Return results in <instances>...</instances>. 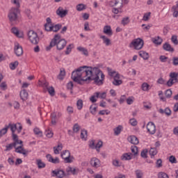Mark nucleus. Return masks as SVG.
Segmentation results:
<instances>
[{
  "mask_svg": "<svg viewBox=\"0 0 178 178\" xmlns=\"http://www.w3.org/2000/svg\"><path fill=\"white\" fill-rule=\"evenodd\" d=\"M71 77L74 83L80 86H83L84 81H94L96 86H102L105 80V74L99 68L86 65L73 71Z\"/></svg>",
  "mask_w": 178,
  "mask_h": 178,
  "instance_id": "1",
  "label": "nucleus"
},
{
  "mask_svg": "<svg viewBox=\"0 0 178 178\" xmlns=\"http://www.w3.org/2000/svg\"><path fill=\"white\" fill-rule=\"evenodd\" d=\"M15 146V152L17 154H22L25 156H27V154H29V151L26 150L24 147H23V141L17 139L15 140L13 143Z\"/></svg>",
  "mask_w": 178,
  "mask_h": 178,
  "instance_id": "2",
  "label": "nucleus"
},
{
  "mask_svg": "<svg viewBox=\"0 0 178 178\" xmlns=\"http://www.w3.org/2000/svg\"><path fill=\"white\" fill-rule=\"evenodd\" d=\"M19 13H20L19 8H12L8 15L10 22H16L19 19Z\"/></svg>",
  "mask_w": 178,
  "mask_h": 178,
  "instance_id": "3",
  "label": "nucleus"
},
{
  "mask_svg": "<svg viewBox=\"0 0 178 178\" xmlns=\"http://www.w3.org/2000/svg\"><path fill=\"white\" fill-rule=\"evenodd\" d=\"M143 47H144V40L140 38L134 39L129 44V48H134L137 51L141 49Z\"/></svg>",
  "mask_w": 178,
  "mask_h": 178,
  "instance_id": "4",
  "label": "nucleus"
},
{
  "mask_svg": "<svg viewBox=\"0 0 178 178\" xmlns=\"http://www.w3.org/2000/svg\"><path fill=\"white\" fill-rule=\"evenodd\" d=\"M28 38L30 42L34 45H37V44L40 42V38L38 37V34H37V33L33 30H31L28 32Z\"/></svg>",
  "mask_w": 178,
  "mask_h": 178,
  "instance_id": "5",
  "label": "nucleus"
},
{
  "mask_svg": "<svg viewBox=\"0 0 178 178\" xmlns=\"http://www.w3.org/2000/svg\"><path fill=\"white\" fill-rule=\"evenodd\" d=\"M61 158L64 159L65 163H72V162H73V159H74V158L71 156L69 150L63 151L61 153Z\"/></svg>",
  "mask_w": 178,
  "mask_h": 178,
  "instance_id": "6",
  "label": "nucleus"
},
{
  "mask_svg": "<svg viewBox=\"0 0 178 178\" xmlns=\"http://www.w3.org/2000/svg\"><path fill=\"white\" fill-rule=\"evenodd\" d=\"M66 44H67L66 40L60 39V35H59L58 40L56 41V43L57 49L58 51H62V49H63V48L66 47Z\"/></svg>",
  "mask_w": 178,
  "mask_h": 178,
  "instance_id": "7",
  "label": "nucleus"
},
{
  "mask_svg": "<svg viewBox=\"0 0 178 178\" xmlns=\"http://www.w3.org/2000/svg\"><path fill=\"white\" fill-rule=\"evenodd\" d=\"M52 177L56 178H64L65 177V171L60 169H56L51 171Z\"/></svg>",
  "mask_w": 178,
  "mask_h": 178,
  "instance_id": "8",
  "label": "nucleus"
},
{
  "mask_svg": "<svg viewBox=\"0 0 178 178\" xmlns=\"http://www.w3.org/2000/svg\"><path fill=\"white\" fill-rule=\"evenodd\" d=\"M14 51L17 56L23 55V47L18 42L15 43Z\"/></svg>",
  "mask_w": 178,
  "mask_h": 178,
  "instance_id": "9",
  "label": "nucleus"
},
{
  "mask_svg": "<svg viewBox=\"0 0 178 178\" xmlns=\"http://www.w3.org/2000/svg\"><path fill=\"white\" fill-rule=\"evenodd\" d=\"M59 40V35H55L54 39L51 40L49 46L46 47V51H51L56 45V41Z\"/></svg>",
  "mask_w": 178,
  "mask_h": 178,
  "instance_id": "10",
  "label": "nucleus"
},
{
  "mask_svg": "<svg viewBox=\"0 0 178 178\" xmlns=\"http://www.w3.org/2000/svg\"><path fill=\"white\" fill-rule=\"evenodd\" d=\"M147 130L149 134H155V131H156L155 124L152 122H148L147 124Z\"/></svg>",
  "mask_w": 178,
  "mask_h": 178,
  "instance_id": "11",
  "label": "nucleus"
},
{
  "mask_svg": "<svg viewBox=\"0 0 178 178\" xmlns=\"http://www.w3.org/2000/svg\"><path fill=\"white\" fill-rule=\"evenodd\" d=\"M103 33L108 37H112L113 35V31H112V27L111 25H106L103 28Z\"/></svg>",
  "mask_w": 178,
  "mask_h": 178,
  "instance_id": "12",
  "label": "nucleus"
},
{
  "mask_svg": "<svg viewBox=\"0 0 178 178\" xmlns=\"http://www.w3.org/2000/svg\"><path fill=\"white\" fill-rule=\"evenodd\" d=\"M90 163L92 168H99L101 166V161L97 157H92L90 159Z\"/></svg>",
  "mask_w": 178,
  "mask_h": 178,
  "instance_id": "13",
  "label": "nucleus"
},
{
  "mask_svg": "<svg viewBox=\"0 0 178 178\" xmlns=\"http://www.w3.org/2000/svg\"><path fill=\"white\" fill-rule=\"evenodd\" d=\"M120 79V74L119 73H117L114 77H113V81L112 82V83L113 84V86H120L121 84H122L123 81L119 79Z\"/></svg>",
  "mask_w": 178,
  "mask_h": 178,
  "instance_id": "14",
  "label": "nucleus"
},
{
  "mask_svg": "<svg viewBox=\"0 0 178 178\" xmlns=\"http://www.w3.org/2000/svg\"><path fill=\"white\" fill-rule=\"evenodd\" d=\"M80 170L77 168H72V167H67L66 169L67 173H71V175H73V176H77L79 175V172Z\"/></svg>",
  "mask_w": 178,
  "mask_h": 178,
  "instance_id": "15",
  "label": "nucleus"
},
{
  "mask_svg": "<svg viewBox=\"0 0 178 178\" xmlns=\"http://www.w3.org/2000/svg\"><path fill=\"white\" fill-rule=\"evenodd\" d=\"M46 158L49 162H51V163L57 164L60 163V160H59L58 157H56L55 159H54V157H52V155L49 154L46 156Z\"/></svg>",
  "mask_w": 178,
  "mask_h": 178,
  "instance_id": "16",
  "label": "nucleus"
},
{
  "mask_svg": "<svg viewBox=\"0 0 178 178\" xmlns=\"http://www.w3.org/2000/svg\"><path fill=\"white\" fill-rule=\"evenodd\" d=\"M56 15L60 17H65L67 15V10H63V8L59 7L56 10Z\"/></svg>",
  "mask_w": 178,
  "mask_h": 178,
  "instance_id": "17",
  "label": "nucleus"
},
{
  "mask_svg": "<svg viewBox=\"0 0 178 178\" xmlns=\"http://www.w3.org/2000/svg\"><path fill=\"white\" fill-rule=\"evenodd\" d=\"M163 49L167 52H175V49L172 47V45L168 42H165L163 44Z\"/></svg>",
  "mask_w": 178,
  "mask_h": 178,
  "instance_id": "18",
  "label": "nucleus"
},
{
  "mask_svg": "<svg viewBox=\"0 0 178 178\" xmlns=\"http://www.w3.org/2000/svg\"><path fill=\"white\" fill-rule=\"evenodd\" d=\"M128 141L131 143V144H134V145H137L140 143L138 138L136 136H131L128 137Z\"/></svg>",
  "mask_w": 178,
  "mask_h": 178,
  "instance_id": "19",
  "label": "nucleus"
},
{
  "mask_svg": "<svg viewBox=\"0 0 178 178\" xmlns=\"http://www.w3.org/2000/svg\"><path fill=\"white\" fill-rule=\"evenodd\" d=\"M133 159V154L132 153H124L121 156L122 161H130Z\"/></svg>",
  "mask_w": 178,
  "mask_h": 178,
  "instance_id": "20",
  "label": "nucleus"
},
{
  "mask_svg": "<svg viewBox=\"0 0 178 178\" xmlns=\"http://www.w3.org/2000/svg\"><path fill=\"white\" fill-rule=\"evenodd\" d=\"M19 95L22 101H26L27 98H29V93L27 92V90H26L25 89L21 90Z\"/></svg>",
  "mask_w": 178,
  "mask_h": 178,
  "instance_id": "21",
  "label": "nucleus"
},
{
  "mask_svg": "<svg viewBox=\"0 0 178 178\" xmlns=\"http://www.w3.org/2000/svg\"><path fill=\"white\" fill-rule=\"evenodd\" d=\"M138 54L139 56H140V58H143L144 60H148V59H149V54L147 52L144 51H140Z\"/></svg>",
  "mask_w": 178,
  "mask_h": 178,
  "instance_id": "22",
  "label": "nucleus"
},
{
  "mask_svg": "<svg viewBox=\"0 0 178 178\" xmlns=\"http://www.w3.org/2000/svg\"><path fill=\"white\" fill-rule=\"evenodd\" d=\"M76 49L77 51H79V52H81L82 55H84L85 56H88V50L86 49V47H78Z\"/></svg>",
  "mask_w": 178,
  "mask_h": 178,
  "instance_id": "23",
  "label": "nucleus"
},
{
  "mask_svg": "<svg viewBox=\"0 0 178 178\" xmlns=\"http://www.w3.org/2000/svg\"><path fill=\"white\" fill-rule=\"evenodd\" d=\"M62 29V24H52L51 26V31L54 33H58Z\"/></svg>",
  "mask_w": 178,
  "mask_h": 178,
  "instance_id": "24",
  "label": "nucleus"
},
{
  "mask_svg": "<svg viewBox=\"0 0 178 178\" xmlns=\"http://www.w3.org/2000/svg\"><path fill=\"white\" fill-rule=\"evenodd\" d=\"M8 127V130H9V129H10V131L12 132V134H15V131H16L17 129V124H12V123H9L7 125Z\"/></svg>",
  "mask_w": 178,
  "mask_h": 178,
  "instance_id": "25",
  "label": "nucleus"
},
{
  "mask_svg": "<svg viewBox=\"0 0 178 178\" xmlns=\"http://www.w3.org/2000/svg\"><path fill=\"white\" fill-rule=\"evenodd\" d=\"M100 38L103 40V43L105 44L106 47L111 45V39L108 38L106 35L100 36Z\"/></svg>",
  "mask_w": 178,
  "mask_h": 178,
  "instance_id": "26",
  "label": "nucleus"
},
{
  "mask_svg": "<svg viewBox=\"0 0 178 178\" xmlns=\"http://www.w3.org/2000/svg\"><path fill=\"white\" fill-rule=\"evenodd\" d=\"M152 41L156 45H161V44H162V42L163 41V40H162V38L161 37L157 36V37H156L154 38H152Z\"/></svg>",
  "mask_w": 178,
  "mask_h": 178,
  "instance_id": "27",
  "label": "nucleus"
},
{
  "mask_svg": "<svg viewBox=\"0 0 178 178\" xmlns=\"http://www.w3.org/2000/svg\"><path fill=\"white\" fill-rule=\"evenodd\" d=\"M61 116H62V113L59 112H53L51 114V119L54 120H58V119H59V118H60Z\"/></svg>",
  "mask_w": 178,
  "mask_h": 178,
  "instance_id": "28",
  "label": "nucleus"
},
{
  "mask_svg": "<svg viewBox=\"0 0 178 178\" xmlns=\"http://www.w3.org/2000/svg\"><path fill=\"white\" fill-rule=\"evenodd\" d=\"M63 148V146L62 145V143H59L57 147H54V154L56 155L59 154V152L62 151Z\"/></svg>",
  "mask_w": 178,
  "mask_h": 178,
  "instance_id": "29",
  "label": "nucleus"
},
{
  "mask_svg": "<svg viewBox=\"0 0 178 178\" xmlns=\"http://www.w3.org/2000/svg\"><path fill=\"white\" fill-rule=\"evenodd\" d=\"M122 129L123 127L122 125H118L117 127L113 129L115 136H119L122 133Z\"/></svg>",
  "mask_w": 178,
  "mask_h": 178,
  "instance_id": "30",
  "label": "nucleus"
},
{
  "mask_svg": "<svg viewBox=\"0 0 178 178\" xmlns=\"http://www.w3.org/2000/svg\"><path fill=\"white\" fill-rule=\"evenodd\" d=\"M99 97V92H96L90 98V101L93 104L97 101V98Z\"/></svg>",
  "mask_w": 178,
  "mask_h": 178,
  "instance_id": "31",
  "label": "nucleus"
},
{
  "mask_svg": "<svg viewBox=\"0 0 178 178\" xmlns=\"http://www.w3.org/2000/svg\"><path fill=\"white\" fill-rule=\"evenodd\" d=\"M172 12H173V17H178V5L176 4L172 8Z\"/></svg>",
  "mask_w": 178,
  "mask_h": 178,
  "instance_id": "32",
  "label": "nucleus"
},
{
  "mask_svg": "<svg viewBox=\"0 0 178 178\" xmlns=\"http://www.w3.org/2000/svg\"><path fill=\"white\" fill-rule=\"evenodd\" d=\"M131 151L133 156H137L138 155V147L137 146L131 147Z\"/></svg>",
  "mask_w": 178,
  "mask_h": 178,
  "instance_id": "33",
  "label": "nucleus"
},
{
  "mask_svg": "<svg viewBox=\"0 0 178 178\" xmlns=\"http://www.w3.org/2000/svg\"><path fill=\"white\" fill-rule=\"evenodd\" d=\"M149 155L151 156V158H154L156 154H158V150L156 149V147H151L149 150Z\"/></svg>",
  "mask_w": 178,
  "mask_h": 178,
  "instance_id": "34",
  "label": "nucleus"
},
{
  "mask_svg": "<svg viewBox=\"0 0 178 178\" xmlns=\"http://www.w3.org/2000/svg\"><path fill=\"white\" fill-rule=\"evenodd\" d=\"M36 165H38V169H42L45 168V164L41 159L36 160Z\"/></svg>",
  "mask_w": 178,
  "mask_h": 178,
  "instance_id": "35",
  "label": "nucleus"
},
{
  "mask_svg": "<svg viewBox=\"0 0 178 178\" xmlns=\"http://www.w3.org/2000/svg\"><path fill=\"white\" fill-rule=\"evenodd\" d=\"M87 134H88L87 130L86 129L81 130V140H84L85 141L87 140V137H88Z\"/></svg>",
  "mask_w": 178,
  "mask_h": 178,
  "instance_id": "36",
  "label": "nucleus"
},
{
  "mask_svg": "<svg viewBox=\"0 0 178 178\" xmlns=\"http://www.w3.org/2000/svg\"><path fill=\"white\" fill-rule=\"evenodd\" d=\"M85 9H86V5H84L83 3H79L76 5V10L78 12H81L82 10H85Z\"/></svg>",
  "mask_w": 178,
  "mask_h": 178,
  "instance_id": "37",
  "label": "nucleus"
},
{
  "mask_svg": "<svg viewBox=\"0 0 178 178\" xmlns=\"http://www.w3.org/2000/svg\"><path fill=\"white\" fill-rule=\"evenodd\" d=\"M19 66V61H15L13 63H10V69L11 70H15Z\"/></svg>",
  "mask_w": 178,
  "mask_h": 178,
  "instance_id": "38",
  "label": "nucleus"
},
{
  "mask_svg": "<svg viewBox=\"0 0 178 178\" xmlns=\"http://www.w3.org/2000/svg\"><path fill=\"white\" fill-rule=\"evenodd\" d=\"M6 133H8V127L5 125V127L0 130V137H3Z\"/></svg>",
  "mask_w": 178,
  "mask_h": 178,
  "instance_id": "39",
  "label": "nucleus"
},
{
  "mask_svg": "<svg viewBox=\"0 0 178 178\" xmlns=\"http://www.w3.org/2000/svg\"><path fill=\"white\" fill-rule=\"evenodd\" d=\"M83 101L81 99H79L77 102H76V107H77V109L78 111H81V109H83Z\"/></svg>",
  "mask_w": 178,
  "mask_h": 178,
  "instance_id": "40",
  "label": "nucleus"
},
{
  "mask_svg": "<svg viewBox=\"0 0 178 178\" xmlns=\"http://www.w3.org/2000/svg\"><path fill=\"white\" fill-rule=\"evenodd\" d=\"M44 134L48 138H52L54 137V132L49 129L46 130Z\"/></svg>",
  "mask_w": 178,
  "mask_h": 178,
  "instance_id": "41",
  "label": "nucleus"
},
{
  "mask_svg": "<svg viewBox=\"0 0 178 178\" xmlns=\"http://www.w3.org/2000/svg\"><path fill=\"white\" fill-rule=\"evenodd\" d=\"M177 73L176 72H171L170 74V79H172V80H174L175 82H177L178 81V79H177Z\"/></svg>",
  "mask_w": 178,
  "mask_h": 178,
  "instance_id": "42",
  "label": "nucleus"
},
{
  "mask_svg": "<svg viewBox=\"0 0 178 178\" xmlns=\"http://www.w3.org/2000/svg\"><path fill=\"white\" fill-rule=\"evenodd\" d=\"M33 133H35V134L36 136H39L40 137H42V131H41L40 130V129L38 128V127L34 128Z\"/></svg>",
  "mask_w": 178,
  "mask_h": 178,
  "instance_id": "43",
  "label": "nucleus"
},
{
  "mask_svg": "<svg viewBox=\"0 0 178 178\" xmlns=\"http://www.w3.org/2000/svg\"><path fill=\"white\" fill-rule=\"evenodd\" d=\"M13 148H16V147L15 146V144L12 143L6 146L5 151H11V149H13Z\"/></svg>",
  "mask_w": 178,
  "mask_h": 178,
  "instance_id": "44",
  "label": "nucleus"
},
{
  "mask_svg": "<svg viewBox=\"0 0 178 178\" xmlns=\"http://www.w3.org/2000/svg\"><path fill=\"white\" fill-rule=\"evenodd\" d=\"M136 178H143L144 173L141 170H136L135 171Z\"/></svg>",
  "mask_w": 178,
  "mask_h": 178,
  "instance_id": "45",
  "label": "nucleus"
},
{
  "mask_svg": "<svg viewBox=\"0 0 178 178\" xmlns=\"http://www.w3.org/2000/svg\"><path fill=\"white\" fill-rule=\"evenodd\" d=\"M65 74H66V72H65V70H60V74L58 76V80H63Z\"/></svg>",
  "mask_w": 178,
  "mask_h": 178,
  "instance_id": "46",
  "label": "nucleus"
},
{
  "mask_svg": "<svg viewBox=\"0 0 178 178\" xmlns=\"http://www.w3.org/2000/svg\"><path fill=\"white\" fill-rule=\"evenodd\" d=\"M121 23L123 26H127V24H129V23H130V19L129 17H124Z\"/></svg>",
  "mask_w": 178,
  "mask_h": 178,
  "instance_id": "47",
  "label": "nucleus"
},
{
  "mask_svg": "<svg viewBox=\"0 0 178 178\" xmlns=\"http://www.w3.org/2000/svg\"><path fill=\"white\" fill-rule=\"evenodd\" d=\"M141 87L143 91H148L149 90V85L147 83H143Z\"/></svg>",
  "mask_w": 178,
  "mask_h": 178,
  "instance_id": "48",
  "label": "nucleus"
},
{
  "mask_svg": "<svg viewBox=\"0 0 178 178\" xmlns=\"http://www.w3.org/2000/svg\"><path fill=\"white\" fill-rule=\"evenodd\" d=\"M72 48H73V44H69L66 48L65 55H69L70 52H72Z\"/></svg>",
  "mask_w": 178,
  "mask_h": 178,
  "instance_id": "49",
  "label": "nucleus"
},
{
  "mask_svg": "<svg viewBox=\"0 0 178 178\" xmlns=\"http://www.w3.org/2000/svg\"><path fill=\"white\" fill-rule=\"evenodd\" d=\"M107 71L108 73V76H110L111 77H115V74H116V72L112 70V69L108 67L107 68Z\"/></svg>",
  "mask_w": 178,
  "mask_h": 178,
  "instance_id": "50",
  "label": "nucleus"
},
{
  "mask_svg": "<svg viewBox=\"0 0 178 178\" xmlns=\"http://www.w3.org/2000/svg\"><path fill=\"white\" fill-rule=\"evenodd\" d=\"M47 91L49 94L51 95V97H54V95H55V89L54 88V87L51 86L50 88H47Z\"/></svg>",
  "mask_w": 178,
  "mask_h": 178,
  "instance_id": "51",
  "label": "nucleus"
},
{
  "mask_svg": "<svg viewBox=\"0 0 178 178\" xmlns=\"http://www.w3.org/2000/svg\"><path fill=\"white\" fill-rule=\"evenodd\" d=\"M148 154V149H145L143 150H142L141 153H140V156L142 158H147V155Z\"/></svg>",
  "mask_w": 178,
  "mask_h": 178,
  "instance_id": "52",
  "label": "nucleus"
},
{
  "mask_svg": "<svg viewBox=\"0 0 178 178\" xmlns=\"http://www.w3.org/2000/svg\"><path fill=\"white\" fill-rule=\"evenodd\" d=\"M171 41L174 43V45H178V40L177 35H172L171 38Z\"/></svg>",
  "mask_w": 178,
  "mask_h": 178,
  "instance_id": "53",
  "label": "nucleus"
},
{
  "mask_svg": "<svg viewBox=\"0 0 178 178\" xmlns=\"http://www.w3.org/2000/svg\"><path fill=\"white\" fill-rule=\"evenodd\" d=\"M44 30L46 31H52V24H44Z\"/></svg>",
  "mask_w": 178,
  "mask_h": 178,
  "instance_id": "54",
  "label": "nucleus"
},
{
  "mask_svg": "<svg viewBox=\"0 0 178 178\" xmlns=\"http://www.w3.org/2000/svg\"><path fill=\"white\" fill-rule=\"evenodd\" d=\"M127 101V98H126V95H123L120 97V99L118 100L119 103L120 104H124V102H126Z\"/></svg>",
  "mask_w": 178,
  "mask_h": 178,
  "instance_id": "55",
  "label": "nucleus"
},
{
  "mask_svg": "<svg viewBox=\"0 0 178 178\" xmlns=\"http://www.w3.org/2000/svg\"><path fill=\"white\" fill-rule=\"evenodd\" d=\"M95 140H90L89 141V147L91 148V149H95Z\"/></svg>",
  "mask_w": 178,
  "mask_h": 178,
  "instance_id": "56",
  "label": "nucleus"
},
{
  "mask_svg": "<svg viewBox=\"0 0 178 178\" xmlns=\"http://www.w3.org/2000/svg\"><path fill=\"white\" fill-rule=\"evenodd\" d=\"M127 105H131V104H133V102H134V97H129L127 99Z\"/></svg>",
  "mask_w": 178,
  "mask_h": 178,
  "instance_id": "57",
  "label": "nucleus"
},
{
  "mask_svg": "<svg viewBox=\"0 0 178 178\" xmlns=\"http://www.w3.org/2000/svg\"><path fill=\"white\" fill-rule=\"evenodd\" d=\"M118 3H119V0H115V1H111L108 3L109 6H111V8H113V6H116V5H118Z\"/></svg>",
  "mask_w": 178,
  "mask_h": 178,
  "instance_id": "58",
  "label": "nucleus"
},
{
  "mask_svg": "<svg viewBox=\"0 0 178 178\" xmlns=\"http://www.w3.org/2000/svg\"><path fill=\"white\" fill-rule=\"evenodd\" d=\"M165 95L166 98H170L172 97V90L168 89L165 92Z\"/></svg>",
  "mask_w": 178,
  "mask_h": 178,
  "instance_id": "59",
  "label": "nucleus"
},
{
  "mask_svg": "<svg viewBox=\"0 0 178 178\" xmlns=\"http://www.w3.org/2000/svg\"><path fill=\"white\" fill-rule=\"evenodd\" d=\"M98 98H100L101 99H105V98H106V92H103L101 93L99 92Z\"/></svg>",
  "mask_w": 178,
  "mask_h": 178,
  "instance_id": "60",
  "label": "nucleus"
},
{
  "mask_svg": "<svg viewBox=\"0 0 178 178\" xmlns=\"http://www.w3.org/2000/svg\"><path fill=\"white\" fill-rule=\"evenodd\" d=\"M159 178H169V175L165 172H159Z\"/></svg>",
  "mask_w": 178,
  "mask_h": 178,
  "instance_id": "61",
  "label": "nucleus"
},
{
  "mask_svg": "<svg viewBox=\"0 0 178 178\" xmlns=\"http://www.w3.org/2000/svg\"><path fill=\"white\" fill-rule=\"evenodd\" d=\"M169 161L171 163H177V160L174 156H170L169 158Z\"/></svg>",
  "mask_w": 178,
  "mask_h": 178,
  "instance_id": "62",
  "label": "nucleus"
},
{
  "mask_svg": "<svg viewBox=\"0 0 178 178\" xmlns=\"http://www.w3.org/2000/svg\"><path fill=\"white\" fill-rule=\"evenodd\" d=\"M166 84H167L168 87H172V86H173V84H175V81L172 79H170L167 81Z\"/></svg>",
  "mask_w": 178,
  "mask_h": 178,
  "instance_id": "63",
  "label": "nucleus"
},
{
  "mask_svg": "<svg viewBox=\"0 0 178 178\" xmlns=\"http://www.w3.org/2000/svg\"><path fill=\"white\" fill-rule=\"evenodd\" d=\"M172 65L174 66H178V57L172 58Z\"/></svg>",
  "mask_w": 178,
  "mask_h": 178,
  "instance_id": "64",
  "label": "nucleus"
}]
</instances>
